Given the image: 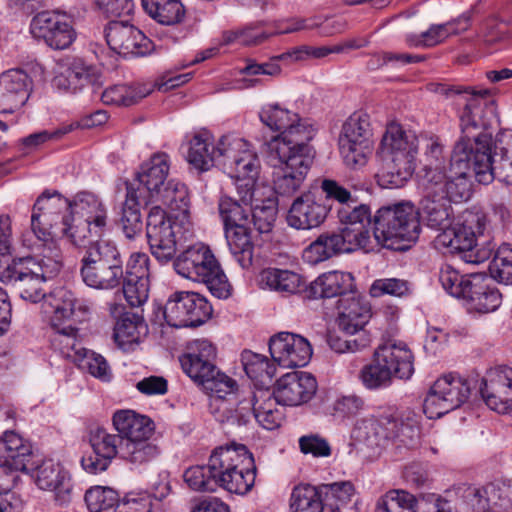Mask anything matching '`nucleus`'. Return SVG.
Masks as SVG:
<instances>
[{
    "label": "nucleus",
    "instance_id": "obj_61",
    "mask_svg": "<svg viewBox=\"0 0 512 512\" xmlns=\"http://www.w3.org/2000/svg\"><path fill=\"white\" fill-rule=\"evenodd\" d=\"M491 277L506 285L512 284V245L498 247L489 265Z\"/></svg>",
    "mask_w": 512,
    "mask_h": 512
},
{
    "label": "nucleus",
    "instance_id": "obj_9",
    "mask_svg": "<svg viewBox=\"0 0 512 512\" xmlns=\"http://www.w3.org/2000/svg\"><path fill=\"white\" fill-rule=\"evenodd\" d=\"M173 267L183 278L203 283L219 299L230 296L231 286L209 246L196 243L175 256Z\"/></svg>",
    "mask_w": 512,
    "mask_h": 512
},
{
    "label": "nucleus",
    "instance_id": "obj_3",
    "mask_svg": "<svg viewBox=\"0 0 512 512\" xmlns=\"http://www.w3.org/2000/svg\"><path fill=\"white\" fill-rule=\"evenodd\" d=\"M487 230V217L480 211H466L461 221L443 228L435 238V246L451 254H460L464 262L480 264L488 260L494 245L487 241V246L479 247L478 240Z\"/></svg>",
    "mask_w": 512,
    "mask_h": 512
},
{
    "label": "nucleus",
    "instance_id": "obj_35",
    "mask_svg": "<svg viewBox=\"0 0 512 512\" xmlns=\"http://www.w3.org/2000/svg\"><path fill=\"white\" fill-rule=\"evenodd\" d=\"M33 471H35V482L40 489L54 491L57 501L61 504L69 500L70 477L60 463L51 459L44 460L40 465L35 464Z\"/></svg>",
    "mask_w": 512,
    "mask_h": 512
},
{
    "label": "nucleus",
    "instance_id": "obj_63",
    "mask_svg": "<svg viewBox=\"0 0 512 512\" xmlns=\"http://www.w3.org/2000/svg\"><path fill=\"white\" fill-rule=\"evenodd\" d=\"M392 377L391 370L380 362L375 353H373V361L364 366L361 371L362 382L369 389H377L388 385Z\"/></svg>",
    "mask_w": 512,
    "mask_h": 512
},
{
    "label": "nucleus",
    "instance_id": "obj_17",
    "mask_svg": "<svg viewBox=\"0 0 512 512\" xmlns=\"http://www.w3.org/2000/svg\"><path fill=\"white\" fill-rule=\"evenodd\" d=\"M30 31L34 38L54 50L67 49L77 35L71 16L58 10L37 13L31 20Z\"/></svg>",
    "mask_w": 512,
    "mask_h": 512
},
{
    "label": "nucleus",
    "instance_id": "obj_40",
    "mask_svg": "<svg viewBox=\"0 0 512 512\" xmlns=\"http://www.w3.org/2000/svg\"><path fill=\"white\" fill-rule=\"evenodd\" d=\"M169 169V156L166 153L154 154L141 165L137 180L147 189L151 198L159 195L160 190L166 185Z\"/></svg>",
    "mask_w": 512,
    "mask_h": 512
},
{
    "label": "nucleus",
    "instance_id": "obj_51",
    "mask_svg": "<svg viewBox=\"0 0 512 512\" xmlns=\"http://www.w3.org/2000/svg\"><path fill=\"white\" fill-rule=\"evenodd\" d=\"M369 115L355 112L344 122L339 136V142H357L373 144Z\"/></svg>",
    "mask_w": 512,
    "mask_h": 512
},
{
    "label": "nucleus",
    "instance_id": "obj_60",
    "mask_svg": "<svg viewBox=\"0 0 512 512\" xmlns=\"http://www.w3.org/2000/svg\"><path fill=\"white\" fill-rule=\"evenodd\" d=\"M73 363L102 381H109L111 378V370L106 359L94 351L84 348Z\"/></svg>",
    "mask_w": 512,
    "mask_h": 512
},
{
    "label": "nucleus",
    "instance_id": "obj_42",
    "mask_svg": "<svg viewBox=\"0 0 512 512\" xmlns=\"http://www.w3.org/2000/svg\"><path fill=\"white\" fill-rule=\"evenodd\" d=\"M248 225L244 224L224 229L229 249L243 269H249L253 265L254 244Z\"/></svg>",
    "mask_w": 512,
    "mask_h": 512
},
{
    "label": "nucleus",
    "instance_id": "obj_46",
    "mask_svg": "<svg viewBox=\"0 0 512 512\" xmlns=\"http://www.w3.org/2000/svg\"><path fill=\"white\" fill-rule=\"evenodd\" d=\"M291 512H323L325 509L320 488L299 483L292 488L289 498Z\"/></svg>",
    "mask_w": 512,
    "mask_h": 512
},
{
    "label": "nucleus",
    "instance_id": "obj_1",
    "mask_svg": "<svg viewBox=\"0 0 512 512\" xmlns=\"http://www.w3.org/2000/svg\"><path fill=\"white\" fill-rule=\"evenodd\" d=\"M437 92L446 96L459 95L466 101L460 115V129L473 147L474 174L479 183L489 184L494 179L512 185V161L496 150L492 154V137L486 131L488 123L483 119V110H494V100L488 89L439 85Z\"/></svg>",
    "mask_w": 512,
    "mask_h": 512
},
{
    "label": "nucleus",
    "instance_id": "obj_26",
    "mask_svg": "<svg viewBox=\"0 0 512 512\" xmlns=\"http://www.w3.org/2000/svg\"><path fill=\"white\" fill-rule=\"evenodd\" d=\"M33 81L22 69H9L0 74V113H14L28 101Z\"/></svg>",
    "mask_w": 512,
    "mask_h": 512
},
{
    "label": "nucleus",
    "instance_id": "obj_43",
    "mask_svg": "<svg viewBox=\"0 0 512 512\" xmlns=\"http://www.w3.org/2000/svg\"><path fill=\"white\" fill-rule=\"evenodd\" d=\"M261 279L271 290L283 295L297 294L305 286L303 277L288 269L266 268L261 272Z\"/></svg>",
    "mask_w": 512,
    "mask_h": 512
},
{
    "label": "nucleus",
    "instance_id": "obj_58",
    "mask_svg": "<svg viewBox=\"0 0 512 512\" xmlns=\"http://www.w3.org/2000/svg\"><path fill=\"white\" fill-rule=\"evenodd\" d=\"M261 204L257 202L253 204L251 209L252 219L250 222L257 232L260 234L270 233L274 227V223L277 217V203L272 198H266L260 200Z\"/></svg>",
    "mask_w": 512,
    "mask_h": 512
},
{
    "label": "nucleus",
    "instance_id": "obj_15",
    "mask_svg": "<svg viewBox=\"0 0 512 512\" xmlns=\"http://www.w3.org/2000/svg\"><path fill=\"white\" fill-rule=\"evenodd\" d=\"M212 315V306L200 294L176 291L167 299L164 306L155 309V316L174 328L198 327Z\"/></svg>",
    "mask_w": 512,
    "mask_h": 512
},
{
    "label": "nucleus",
    "instance_id": "obj_6",
    "mask_svg": "<svg viewBox=\"0 0 512 512\" xmlns=\"http://www.w3.org/2000/svg\"><path fill=\"white\" fill-rule=\"evenodd\" d=\"M208 464L216 480V488L244 495L255 483L256 466L245 445L231 444L213 450Z\"/></svg>",
    "mask_w": 512,
    "mask_h": 512
},
{
    "label": "nucleus",
    "instance_id": "obj_31",
    "mask_svg": "<svg viewBox=\"0 0 512 512\" xmlns=\"http://www.w3.org/2000/svg\"><path fill=\"white\" fill-rule=\"evenodd\" d=\"M374 353L391 370L393 377L407 380L413 375L414 355L405 342L383 338Z\"/></svg>",
    "mask_w": 512,
    "mask_h": 512
},
{
    "label": "nucleus",
    "instance_id": "obj_36",
    "mask_svg": "<svg viewBox=\"0 0 512 512\" xmlns=\"http://www.w3.org/2000/svg\"><path fill=\"white\" fill-rule=\"evenodd\" d=\"M339 302V328L347 335H357L372 316L370 303L360 296L344 297Z\"/></svg>",
    "mask_w": 512,
    "mask_h": 512
},
{
    "label": "nucleus",
    "instance_id": "obj_18",
    "mask_svg": "<svg viewBox=\"0 0 512 512\" xmlns=\"http://www.w3.org/2000/svg\"><path fill=\"white\" fill-rule=\"evenodd\" d=\"M424 512H489V504L484 487L461 484L444 496H430Z\"/></svg>",
    "mask_w": 512,
    "mask_h": 512
},
{
    "label": "nucleus",
    "instance_id": "obj_27",
    "mask_svg": "<svg viewBox=\"0 0 512 512\" xmlns=\"http://www.w3.org/2000/svg\"><path fill=\"white\" fill-rule=\"evenodd\" d=\"M36 456L31 443L12 430L5 431L0 437V462L11 471L30 473L34 470Z\"/></svg>",
    "mask_w": 512,
    "mask_h": 512
},
{
    "label": "nucleus",
    "instance_id": "obj_64",
    "mask_svg": "<svg viewBox=\"0 0 512 512\" xmlns=\"http://www.w3.org/2000/svg\"><path fill=\"white\" fill-rule=\"evenodd\" d=\"M184 481L194 491L215 492L216 480L210 471L209 464L188 468L183 475Z\"/></svg>",
    "mask_w": 512,
    "mask_h": 512
},
{
    "label": "nucleus",
    "instance_id": "obj_19",
    "mask_svg": "<svg viewBox=\"0 0 512 512\" xmlns=\"http://www.w3.org/2000/svg\"><path fill=\"white\" fill-rule=\"evenodd\" d=\"M221 164L231 170L232 177L258 178L260 159L250 144L234 135H225L219 139Z\"/></svg>",
    "mask_w": 512,
    "mask_h": 512
},
{
    "label": "nucleus",
    "instance_id": "obj_12",
    "mask_svg": "<svg viewBox=\"0 0 512 512\" xmlns=\"http://www.w3.org/2000/svg\"><path fill=\"white\" fill-rule=\"evenodd\" d=\"M72 201L57 191L43 192L36 200L31 216V228L35 236L48 245L49 250L57 249L54 239L69 237Z\"/></svg>",
    "mask_w": 512,
    "mask_h": 512
},
{
    "label": "nucleus",
    "instance_id": "obj_50",
    "mask_svg": "<svg viewBox=\"0 0 512 512\" xmlns=\"http://www.w3.org/2000/svg\"><path fill=\"white\" fill-rule=\"evenodd\" d=\"M151 93L146 85H114L101 92V100L106 105L131 106Z\"/></svg>",
    "mask_w": 512,
    "mask_h": 512
},
{
    "label": "nucleus",
    "instance_id": "obj_16",
    "mask_svg": "<svg viewBox=\"0 0 512 512\" xmlns=\"http://www.w3.org/2000/svg\"><path fill=\"white\" fill-rule=\"evenodd\" d=\"M180 229L159 205L151 207L146 224V236L151 254L160 264L170 263L176 256Z\"/></svg>",
    "mask_w": 512,
    "mask_h": 512
},
{
    "label": "nucleus",
    "instance_id": "obj_28",
    "mask_svg": "<svg viewBox=\"0 0 512 512\" xmlns=\"http://www.w3.org/2000/svg\"><path fill=\"white\" fill-rule=\"evenodd\" d=\"M329 208L322 198L312 193H304L297 197L287 215L288 225L298 230H310L324 223Z\"/></svg>",
    "mask_w": 512,
    "mask_h": 512
},
{
    "label": "nucleus",
    "instance_id": "obj_14",
    "mask_svg": "<svg viewBox=\"0 0 512 512\" xmlns=\"http://www.w3.org/2000/svg\"><path fill=\"white\" fill-rule=\"evenodd\" d=\"M108 224V208L97 195L78 193L72 200L68 239L77 246L87 240L99 238Z\"/></svg>",
    "mask_w": 512,
    "mask_h": 512
},
{
    "label": "nucleus",
    "instance_id": "obj_39",
    "mask_svg": "<svg viewBox=\"0 0 512 512\" xmlns=\"http://www.w3.org/2000/svg\"><path fill=\"white\" fill-rule=\"evenodd\" d=\"M470 26V18L461 16L458 19L445 24L432 25L427 31L417 35L409 34L406 42L410 47H433L451 35H457L466 31Z\"/></svg>",
    "mask_w": 512,
    "mask_h": 512
},
{
    "label": "nucleus",
    "instance_id": "obj_7",
    "mask_svg": "<svg viewBox=\"0 0 512 512\" xmlns=\"http://www.w3.org/2000/svg\"><path fill=\"white\" fill-rule=\"evenodd\" d=\"M54 300L50 324L55 332L50 340L51 347L63 358L74 362L85 347L79 339V329L65 323L81 321L89 312L90 306L86 300L79 299L71 291L63 289L58 291Z\"/></svg>",
    "mask_w": 512,
    "mask_h": 512
},
{
    "label": "nucleus",
    "instance_id": "obj_53",
    "mask_svg": "<svg viewBox=\"0 0 512 512\" xmlns=\"http://www.w3.org/2000/svg\"><path fill=\"white\" fill-rule=\"evenodd\" d=\"M416 497L405 490H390L376 503V512H416Z\"/></svg>",
    "mask_w": 512,
    "mask_h": 512
},
{
    "label": "nucleus",
    "instance_id": "obj_62",
    "mask_svg": "<svg viewBox=\"0 0 512 512\" xmlns=\"http://www.w3.org/2000/svg\"><path fill=\"white\" fill-rule=\"evenodd\" d=\"M339 149L345 165L357 169L367 164L373 152V144L339 142Z\"/></svg>",
    "mask_w": 512,
    "mask_h": 512
},
{
    "label": "nucleus",
    "instance_id": "obj_41",
    "mask_svg": "<svg viewBox=\"0 0 512 512\" xmlns=\"http://www.w3.org/2000/svg\"><path fill=\"white\" fill-rule=\"evenodd\" d=\"M126 195L122 204L121 214L118 221L124 235L133 239L142 231V215L140 211V192L134 184L126 181Z\"/></svg>",
    "mask_w": 512,
    "mask_h": 512
},
{
    "label": "nucleus",
    "instance_id": "obj_10",
    "mask_svg": "<svg viewBox=\"0 0 512 512\" xmlns=\"http://www.w3.org/2000/svg\"><path fill=\"white\" fill-rule=\"evenodd\" d=\"M123 259L116 244L93 241L80 259V276L90 288L113 290L123 280Z\"/></svg>",
    "mask_w": 512,
    "mask_h": 512
},
{
    "label": "nucleus",
    "instance_id": "obj_4",
    "mask_svg": "<svg viewBox=\"0 0 512 512\" xmlns=\"http://www.w3.org/2000/svg\"><path fill=\"white\" fill-rule=\"evenodd\" d=\"M50 253L51 256L39 260L24 257L2 263L0 258V280L15 286L24 300L39 302L45 297L44 283L61 269L58 249L50 250Z\"/></svg>",
    "mask_w": 512,
    "mask_h": 512
},
{
    "label": "nucleus",
    "instance_id": "obj_22",
    "mask_svg": "<svg viewBox=\"0 0 512 512\" xmlns=\"http://www.w3.org/2000/svg\"><path fill=\"white\" fill-rule=\"evenodd\" d=\"M272 359L284 368L307 365L312 357V346L303 336L291 332H279L269 341Z\"/></svg>",
    "mask_w": 512,
    "mask_h": 512
},
{
    "label": "nucleus",
    "instance_id": "obj_24",
    "mask_svg": "<svg viewBox=\"0 0 512 512\" xmlns=\"http://www.w3.org/2000/svg\"><path fill=\"white\" fill-rule=\"evenodd\" d=\"M105 38L111 50L123 56H144L151 51V41L132 24L111 21L105 27Z\"/></svg>",
    "mask_w": 512,
    "mask_h": 512
},
{
    "label": "nucleus",
    "instance_id": "obj_8",
    "mask_svg": "<svg viewBox=\"0 0 512 512\" xmlns=\"http://www.w3.org/2000/svg\"><path fill=\"white\" fill-rule=\"evenodd\" d=\"M474 171V152L469 138L461 132L456 142L449 162L448 170L442 172H429L422 176L421 181L426 185L435 183V191L442 198L451 202L467 201L472 194L471 183L468 178L470 170Z\"/></svg>",
    "mask_w": 512,
    "mask_h": 512
},
{
    "label": "nucleus",
    "instance_id": "obj_5",
    "mask_svg": "<svg viewBox=\"0 0 512 512\" xmlns=\"http://www.w3.org/2000/svg\"><path fill=\"white\" fill-rule=\"evenodd\" d=\"M420 232L419 212L410 202L380 207L373 215V235L384 248L407 250Z\"/></svg>",
    "mask_w": 512,
    "mask_h": 512
},
{
    "label": "nucleus",
    "instance_id": "obj_33",
    "mask_svg": "<svg viewBox=\"0 0 512 512\" xmlns=\"http://www.w3.org/2000/svg\"><path fill=\"white\" fill-rule=\"evenodd\" d=\"M341 232L321 233L302 252V259L310 265H317L336 255L350 253L356 249Z\"/></svg>",
    "mask_w": 512,
    "mask_h": 512
},
{
    "label": "nucleus",
    "instance_id": "obj_20",
    "mask_svg": "<svg viewBox=\"0 0 512 512\" xmlns=\"http://www.w3.org/2000/svg\"><path fill=\"white\" fill-rule=\"evenodd\" d=\"M337 219L340 232L352 243L356 249L369 250L371 246V225L373 216L367 204H349L338 207Z\"/></svg>",
    "mask_w": 512,
    "mask_h": 512
},
{
    "label": "nucleus",
    "instance_id": "obj_57",
    "mask_svg": "<svg viewBox=\"0 0 512 512\" xmlns=\"http://www.w3.org/2000/svg\"><path fill=\"white\" fill-rule=\"evenodd\" d=\"M146 327L136 318L125 316L120 318L114 327V340L122 349H129L133 344H138L141 331Z\"/></svg>",
    "mask_w": 512,
    "mask_h": 512
},
{
    "label": "nucleus",
    "instance_id": "obj_34",
    "mask_svg": "<svg viewBox=\"0 0 512 512\" xmlns=\"http://www.w3.org/2000/svg\"><path fill=\"white\" fill-rule=\"evenodd\" d=\"M420 185L423 197L418 210L419 218L422 217L431 228L443 229L451 222L453 215L451 204L436 193L435 183L428 186L420 180Z\"/></svg>",
    "mask_w": 512,
    "mask_h": 512
},
{
    "label": "nucleus",
    "instance_id": "obj_30",
    "mask_svg": "<svg viewBox=\"0 0 512 512\" xmlns=\"http://www.w3.org/2000/svg\"><path fill=\"white\" fill-rule=\"evenodd\" d=\"M119 437L108 433L102 427H97L91 431L90 443L93 453L82 457L81 465L83 469L91 474L105 471L112 459L118 454Z\"/></svg>",
    "mask_w": 512,
    "mask_h": 512
},
{
    "label": "nucleus",
    "instance_id": "obj_56",
    "mask_svg": "<svg viewBox=\"0 0 512 512\" xmlns=\"http://www.w3.org/2000/svg\"><path fill=\"white\" fill-rule=\"evenodd\" d=\"M489 512H512V482H493L484 486Z\"/></svg>",
    "mask_w": 512,
    "mask_h": 512
},
{
    "label": "nucleus",
    "instance_id": "obj_55",
    "mask_svg": "<svg viewBox=\"0 0 512 512\" xmlns=\"http://www.w3.org/2000/svg\"><path fill=\"white\" fill-rule=\"evenodd\" d=\"M156 200L168 206L171 210L186 214L189 209V194L184 184L170 180L160 190L159 195H155Z\"/></svg>",
    "mask_w": 512,
    "mask_h": 512
},
{
    "label": "nucleus",
    "instance_id": "obj_54",
    "mask_svg": "<svg viewBox=\"0 0 512 512\" xmlns=\"http://www.w3.org/2000/svg\"><path fill=\"white\" fill-rule=\"evenodd\" d=\"M119 453L123 460L140 466L156 459L160 454V448L150 440L127 442Z\"/></svg>",
    "mask_w": 512,
    "mask_h": 512
},
{
    "label": "nucleus",
    "instance_id": "obj_49",
    "mask_svg": "<svg viewBox=\"0 0 512 512\" xmlns=\"http://www.w3.org/2000/svg\"><path fill=\"white\" fill-rule=\"evenodd\" d=\"M144 10L158 23L175 25L185 17V9L180 0H142Z\"/></svg>",
    "mask_w": 512,
    "mask_h": 512
},
{
    "label": "nucleus",
    "instance_id": "obj_52",
    "mask_svg": "<svg viewBox=\"0 0 512 512\" xmlns=\"http://www.w3.org/2000/svg\"><path fill=\"white\" fill-rule=\"evenodd\" d=\"M251 206H245L234 198L224 195L220 197L218 210L224 229L232 226L249 224Z\"/></svg>",
    "mask_w": 512,
    "mask_h": 512
},
{
    "label": "nucleus",
    "instance_id": "obj_11",
    "mask_svg": "<svg viewBox=\"0 0 512 512\" xmlns=\"http://www.w3.org/2000/svg\"><path fill=\"white\" fill-rule=\"evenodd\" d=\"M314 159L311 146L299 148L277 147L267 151V160L273 168V190L280 196H292L302 186Z\"/></svg>",
    "mask_w": 512,
    "mask_h": 512
},
{
    "label": "nucleus",
    "instance_id": "obj_44",
    "mask_svg": "<svg viewBox=\"0 0 512 512\" xmlns=\"http://www.w3.org/2000/svg\"><path fill=\"white\" fill-rule=\"evenodd\" d=\"M435 389L443 395L451 412L467 404L471 394L468 382L452 374L438 378L435 381Z\"/></svg>",
    "mask_w": 512,
    "mask_h": 512
},
{
    "label": "nucleus",
    "instance_id": "obj_25",
    "mask_svg": "<svg viewBox=\"0 0 512 512\" xmlns=\"http://www.w3.org/2000/svg\"><path fill=\"white\" fill-rule=\"evenodd\" d=\"M418 149L382 153V166L376 174L383 188L402 187L413 175Z\"/></svg>",
    "mask_w": 512,
    "mask_h": 512
},
{
    "label": "nucleus",
    "instance_id": "obj_45",
    "mask_svg": "<svg viewBox=\"0 0 512 512\" xmlns=\"http://www.w3.org/2000/svg\"><path fill=\"white\" fill-rule=\"evenodd\" d=\"M241 361L247 376L256 386L267 388L272 384L276 368L264 355L243 351Z\"/></svg>",
    "mask_w": 512,
    "mask_h": 512
},
{
    "label": "nucleus",
    "instance_id": "obj_38",
    "mask_svg": "<svg viewBox=\"0 0 512 512\" xmlns=\"http://www.w3.org/2000/svg\"><path fill=\"white\" fill-rule=\"evenodd\" d=\"M187 161L195 168L206 171L215 161L221 164L222 156L219 154V142L215 146L213 137L208 132L195 133L187 143Z\"/></svg>",
    "mask_w": 512,
    "mask_h": 512
},
{
    "label": "nucleus",
    "instance_id": "obj_23",
    "mask_svg": "<svg viewBox=\"0 0 512 512\" xmlns=\"http://www.w3.org/2000/svg\"><path fill=\"white\" fill-rule=\"evenodd\" d=\"M53 86L61 91L77 93L84 88H90L92 94H99L103 86L102 76L91 65L82 59H73L62 66L52 80Z\"/></svg>",
    "mask_w": 512,
    "mask_h": 512
},
{
    "label": "nucleus",
    "instance_id": "obj_32",
    "mask_svg": "<svg viewBox=\"0 0 512 512\" xmlns=\"http://www.w3.org/2000/svg\"><path fill=\"white\" fill-rule=\"evenodd\" d=\"M464 300L470 310L478 313L496 311L502 303V294L493 283L490 276L485 274H471Z\"/></svg>",
    "mask_w": 512,
    "mask_h": 512
},
{
    "label": "nucleus",
    "instance_id": "obj_59",
    "mask_svg": "<svg viewBox=\"0 0 512 512\" xmlns=\"http://www.w3.org/2000/svg\"><path fill=\"white\" fill-rule=\"evenodd\" d=\"M423 153V175L429 172H442L445 168L441 166L445 162L444 145L440 138L434 135L425 136Z\"/></svg>",
    "mask_w": 512,
    "mask_h": 512
},
{
    "label": "nucleus",
    "instance_id": "obj_37",
    "mask_svg": "<svg viewBox=\"0 0 512 512\" xmlns=\"http://www.w3.org/2000/svg\"><path fill=\"white\" fill-rule=\"evenodd\" d=\"M354 277L349 272L329 271L319 275L311 282L310 295L313 298H333L354 291Z\"/></svg>",
    "mask_w": 512,
    "mask_h": 512
},
{
    "label": "nucleus",
    "instance_id": "obj_2",
    "mask_svg": "<svg viewBox=\"0 0 512 512\" xmlns=\"http://www.w3.org/2000/svg\"><path fill=\"white\" fill-rule=\"evenodd\" d=\"M217 348L207 339H196L189 343L188 352L180 358L183 371L210 393V406L214 412L231 413L228 402H236L237 382L221 372L216 366Z\"/></svg>",
    "mask_w": 512,
    "mask_h": 512
},
{
    "label": "nucleus",
    "instance_id": "obj_29",
    "mask_svg": "<svg viewBox=\"0 0 512 512\" xmlns=\"http://www.w3.org/2000/svg\"><path fill=\"white\" fill-rule=\"evenodd\" d=\"M317 390L314 376L308 372H292L282 376L277 381L274 391L278 404L284 406H299L308 402Z\"/></svg>",
    "mask_w": 512,
    "mask_h": 512
},
{
    "label": "nucleus",
    "instance_id": "obj_47",
    "mask_svg": "<svg viewBox=\"0 0 512 512\" xmlns=\"http://www.w3.org/2000/svg\"><path fill=\"white\" fill-rule=\"evenodd\" d=\"M113 426L127 442L151 440L156 425L152 418H112Z\"/></svg>",
    "mask_w": 512,
    "mask_h": 512
},
{
    "label": "nucleus",
    "instance_id": "obj_13",
    "mask_svg": "<svg viewBox=\"0 0 512 512\" xmlns=\"http://www.w3.org/2000/svg\"><path fill=\"white\" fill-rule=\"evenodd\" d=\"M261 122L269 129L279 132L266 145L267 151H274L277 147L299 148L310 146L309 142L315 135L311 125L304 122L300 116L278 103H269L259 112Z\"/></svg>",
    "mask_w": 512,
    "mask_h": 512
},
{
    "label": "nucleus",
    "instance_id": "obj_21",
    "mask_svg": "<svg viewBox=\"0 0 512 512\" xmlns=\"http://www.w3.org/2000/svg\"><path fill=\"white\" fill-rule=\"evenodd\" d=\"M480 393L485 404L494 412L508 414L512 411V368H490L481 380Z\"/></svg>",
    "mask_w": 512,
    "mask_h": 512
},
{
    "label": "nucleus",
    "instance_id": "obj_48",
    "mask_svg": "<svg viewBox=\"0 0 512 512\" xmlns=\"http://www.w3.org/2000/svg\"><path fill=\"white\" fill-rule=\"evenodd\" d=\"M380 149L381 153L418 149V138L413 131L404 129L399 123L391 122L382 136Z\"/></svg>",
    "mask_w": 512,
    "mask_h": 512
}]
</instances>
